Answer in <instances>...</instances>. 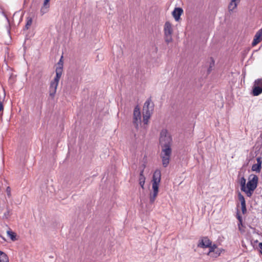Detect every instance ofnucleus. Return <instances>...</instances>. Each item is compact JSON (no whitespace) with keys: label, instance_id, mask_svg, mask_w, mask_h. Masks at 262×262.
I'll list each match as a JSON object with an SVG mask.
<instances>
[{"label":"nucleus","instance_id":"f257e3e1","mask_svg":"<svg viewBox=\"0 0 262 262\" xmlns=\"http://www.w3.org/2000/svg\"><path fill=\"white\" fill-rule=\"evenodd\" d=\"M258 177L255 174H250L247 182V197H250L258 184Z\"/></svg>","mask_w":262,"mask_h":262},{"label":"nucleus","instance_id":"f03ea898","mask_svg":"<svg viewBox=\"0 0 262 262\" xmlns=\"http://www.w3.org/2000/svg\"><path fill=\"white\" fill-rule=\"evenodd\" d=\"M172 137L166 129H163L160 133L159 139L162 149L164 148H171Z\"/></svg>","mask_w":262,"mask_h":262},{"label":"nucleus","instance_id":"7ed1b4c3","mask_svg":"<svg viewBox=\"0 0 262 262\" xmlns=\"http://www.w3.org/2000/svg\"><path fill=\"white\" fill-rule=\"evenodd\" d=\"M161 180V170L156 169L153 173L152 177V189L153 192H159V186Z\"/></svg>","mask_w":262,"mask_h":262},{"label":"nucleus","instance_id":"20e7f679","mask_svg":"<svg viewBox=\"0 0 262 262\" xmlns=\"http://www.w3.org/2000/svg\"><path fill=\"white\" fill-rule=\"evenodd\" d=\"M172 32L173 30L171 23L169 21H166L164 24V32L165 41L167 43H169L172 40Z\"/></svg>","mask_w":262,"mask_h":262},{"label":"nucleus","instance_id":"39448f33","mask_svg":"<svg viewBox=\"0 0 262 262\" xmlns=\"http://www.w3.org/2000/svg\"><path fill=\"white\" fill-rule=\"evenodd\" d=\"M171 154V148H164L162 149L161 158H162V165L164 167H166L168 165Z\"/></svg>","mask_w":262,"mask_h":262},{"label":"nucleus","instance_id":"423d86ee","mask_svg":"<svg viewBox=\"0 0 262 262\" xmlns=\"http://www.w3.org/2000/svg\"><path fill=\"white\" fill-rule=\"evenodd\" d=\"M262 93V78L255 80L254 82L251 94L253 96H257Z\"/></svg>","mask_w":262,"mask_h":262},{"label":"nucleus","instance_id":"0eeeda50","mask_svg":"<svg viewBox=\"0 0 262 262\" xmlns=\"http://www.w3.org/2000/svg\"><path fill=\"white\" fill-rule=\"evenodd\" d=\"M239 207V204L238 203L237 204L236 207V217L238 220L237 226L239 231L241 232V233H244L245 232V226L243 223V219L242 216L240 214V212L238 209V207Z\"/></svg>","mask_w":262,"mask_h":262},{"label":"nucleus","instance_id":"6e6552de","mask_svg":"<svg viewBox=\"0 0 262 262\" xmlns=\"http://www.w3.org/2000/svg\"><path fill=\"white\" fill-rule=\"evenodd\" d=\"M211 242L209 239L207 237H204L202 238L200 242L198 244V247L201 248H210V252L213 251L214 247L215 248V245L213 247H211Z\"/></svg>","mask_w":262,"mask_h":262},{"label":"nucleus","instance_id":"1a4fd4ad","mask_svg":"<svg viewBox=\"0 0 262 262\" xmlns=\"http://www.w3.org/2000/svg\"><path fill=\"white\" fill-rule=\"evenodd\" d=\"M244 167L245 164H243L242 169L239 172L238 178L239 179V183L241 186V190L246 192V179L244 177V174L242 173L245 170Z\"/></svg>","mask_w":262,"mask_h":262},{"label":"nucleus","instance_id":"9d476101","mask_svg":"<svg viewBox=\"0 0 262 262\" xmlns=\"http://www.w3.org/2000/svg\"><path fill=\"white\" fill-rule=\"evenodd\" d=\"M154 110V104L151 103V100L150 98H148L144 103V106H143V113H147V112L148 111L149 114H152V112Z\"/></svg>","mask_w":262,"mask_h":262},{"label":"nucleus","instance_id":"9b49d317","mask_svg":"<svg viewBox=\"0 0 262 262\" xmlns=\"http://www.w3.org/2000/svg\"><path fill=\"white\" fill-rule=\"evenodd\" d=\"M262 40V28L259 29L255 34L253 40L252 42L253 47L256 46Z\"/></svg>","mask_w":262,"mask_h":262},{"label":"nucleus","instance_id":"f8f14e48","mask_svg":"<svg viewBox=\"0 0 262 262\" xmlns=\"http://www.w3.org/2000/svg\"><path fill=\"white\" fill-rule=\"evenodd\" d=\"M62 64H61V66H59L56 69V76L54 78V80L52 81L56 82L58 84L59 79L62 75Z\"/></svg>","mask_w":262,"mask_h":262},{"label":"nucleus","instance_id":"ddd939ff","mask_svg":"<svg viewBox=\"0 0 262 262\" xmlns=\"http://www.w3.org/2000/svg\"><path fill=\"white\" fill-rule=\"evenodd\" d=\"M58 83L51 81L49 87V95L51 97H54L57 90Z\"/></svg>","mask_w":262,"mask_h":262},{"label":"nucleus","instance_id":"4468645a","mask_svg":"<svg viewBox=\"0 0 262 262\" xmlns=\"http://www.w3.org/2000/svg\"><path fill=\"white\" fill-rule=\"evenodd\" d=\"M183 12V10L181 8L177 7L174 8L172 11V14L176 21H178L180 19V16Z\"/></svg>","mask_w":262,"mask_h":262},{"label":"nucleus","instance_id":"2eb2a0df","mask_svg":"<svg viewBox=\"0 0 262 262\" xmlns=\"http://www.w3.org/2000/svg\"><path fill=\"white\" fill-rule=\"evenodd\" d=\"M238 199L241 201L242 205V210L243 213H246V201L244 196L241 194L240 192H238Z\"/></svg>","mask_w":262,"mask_h":262},{"label":"nucleus","instance_id":"dca6fc26","mask_svg":"<svg viewBox=\"0 0 262 262\" xmlns=\"http://www.w3.org/2000/svg\"><path fill=\"white\" fill-rule=\"evenodd\" d=\"M240 2V0H231L230 3L228 6V10L229 12H232L236 8L237 4Z\"/></svg>","mask_w":262,"mask_h":262},{"label":"nucleus","instance_id":"f3484780","mask_svg":"<svg viewBox=\"0 0 262 262\" xmlns=\"http://www.w3.org/2000/svg\"><path fill=\"white\" fill-rule=\"evenodd\" d=\"M50 0H44L43 6L40 10L41 15H43L48 11V9L49 8V2Z\"/></svg>","mask_w":262,"mask_h":262},{"label":"nucleus","instance_id":"a211bd4d","mask_svg":"<svg viewBox=\"0 0 262 262\" xmlns=\"http://www.w3.org/2000/svg\"><path fill=\"white\" fill-rule=\"evenodd\" d=\"M0 262H9L7 254L0 250Z\"/></svg>","mask_w":262,"mask_h":262},{"label":"nucleus","instance_id":"6ab92c4d","mask_svg":"<svg viewBox=\"0 0 262 262\" xmlns=\"http://www.w3.org/2000/svg\"><path fill=\"white\" fill-rule=\"evenodd\" d=\"M134 117H138L139 122H141V113L138 106H136L134 110Z\"/></svg>","mask_w":262,"mask_h":262},{"label":"nucleus","instance_id":"aec40b11","mask_svg":"<svg viewBox=\"0 0 262 262\" xmlns=\"http://www.w3.org/2000/svg\"><path fill=\"white\" fill-rule=\"evenodd\" d=\"M261 169V166L257 164H254L251 167V170L252 171H254L256 173H259Z\"/></svg>","mask_w":262,"mask_h":262},{"label":"nucleus","instance_id":"412c9836","mask_svg":"<svg viewBox=\"0 0 262 262\" xmlns=\"http://www.w3.org/2000/svg\"><path fill=\"white\" fill-rule=\"evenodd\" d=\"M32 18L31 17H28L26 19V24L25 26L24 30H28L32 24Z\"/></svg>","mask_w":262,"mask_h":262},{"label":"nucleus","instance_id":"4be33fe9","mask_svg":"<svg viewBox=\"0 0 262 262\" xmlns=\"http://www.w3.org/2000/svg\"><path fill=\"white\" fill-rule=\"evenodd\" d=\"M147 113H143V122L145 124H147L148 122V119L150 118L151 114H149V112Z\"/></svg>","mask_w":262,"mask_h":262},{"label":"nucleus","instance_id":"5701e85b","mask_svg":"<svg viewBox=\"0 0 262 262\" xmlns=\"http://www.w3.org/2000/svg\"><path fill=\"white\" fill-rule=\"evenodd\" d=\"M215 61L212 57H210L209 59V67L208 69L207 73L209 74L212 70V68L214 66Z\"/></svg>","mask_w":262,"mask_h":262},{"label":"nucleus","instance_id":"b1692460","mask_svg":"<svg viewBox=\"0 0 262 262\" xmlns=\"http://www.w3.org/2000/svg\"><path fill=\"white\" fill-rule=\"evenodd\" d=\"M158 192H153L150 194L149 202L150 204L154 203L157 196L158 195Z\"/></svg>","mask_w":262,"mask_h":262},{"label":"nucleus","instance_id":"393cba45","mask_svg":"<svg viewBox=\"0 0 262 262\" xmlns=\"http://www.w3.org/2000/svg\"><path fill=\"white\" fill-rule=\"evenodd\" d=\"M8 235L10 237L11 240L14 241L16 239V234L14 232H12L11 230H8L7 232Z\"/></svg>","mask_w":262,"mask_h":262},{"label":"nucleus","instance_id":"a878e982","mask_svg":"<svg viewBox=\"0 0 262 262\" xmlns=\"http://www.w3.org/2000/svg\"><path fill=\"white\" fill-rule=\"evenodd\" d=\"M141 122H139V119L138 117H133V124H134L135 127L138 128L139 124Z\"/></svg>","mask_w":262,"mask_h":262},{"label":"nucleus","instance_id":"bb28decb","mask_svg":"<svg viewBox=\"0 0 262 262\" xmlns=\"http://www.w3.org/2000/svg\"><path fill=\"white\" fill-rule=\"evenodd\" d=\"M145 181V178H139V182L140 186L142 189L144 188V184Z\"/></svg>","mask_w":262,"mask_h":262},{"label":"nucleus","instance_id":"cd10ccee","mask_svg":"<svg viewBox=\"0 0 262 262\" xmlns=\"http://www.w3.org/2000/svg\"><path fill=\"white\" fill-rule=\"evenodd\" d=\"M10 216V210L7 208V210L5 212L3 215L4 219H8Z\"/></svg>","mask_w":262,"mask_h":262},{"label":"nucleus","instance_id":"c85d7f7f","mask_svg":"<svg viewBox=\"0 0 262 262\" xmlns=\"http://www.w3.org/2000/svg\"><path fill=\"white\" fill-rule=\"evenodd\" d=\"M256 161H257V164H258L260 166H261L262 164V157H258L256 158Z\"/></svg>","mask_w":262,"mask_h":262},{"label":"nucleus","instance_id":"c756f323","mask_svg":"<svg viewBox=\"0 0 262 262\" xmlns=\"http://www.w3.org/2000/svg\"><path fill=\"white\" fill-rule=\"evenodd\" d=\"M143 168L142 169V170L140 172L139 178H145V176L143 174L144 168L145 167V165L143 164Z\"/></svg>","mask_w":262,"mask_h":262},{"label":"nucleus","instance_id":"7c9ffc66","mask_svg":"<svg viewBox=\"0 0 262 262\" xmlns=\"http://www.w3.org/2000/svg\"><path fill=\"white\" fill-rule=\"evenodd\" d=\"M4 110V106L3 104V102L0 100V112L3 111Z\"/></svg>","mask_w":262,"mask_h":262},{"label":"nucleus","instance_id":"2f4dec72","mask_svg":"<svg viewBox=\"0 0 262 262\" xmlns=\"http://www.w3.org/2000/svg\"><path fill=\"white\" fill-rule=\"evenodd\" d=\"M7 192L8 195H10L11 189H10V187H8L7 188Z\"/></svg>","mask_w":262,"mask_h":262},{"label":"nucleus","instance_id":"473e14b6","mask_svg":"<svg viewBox=\"0 0 262 262\" xmlns=\"http://www.w3.org/2000/svg\"><path fill=\"white\" fill-rule=\"evenodd\" d=\"M258 246H259V248L260 249V251H261V252H262V243H259L258 244Z\"/></svg>","mask_w":262,"mask_h":262},{"label":"nucleus","instance_id":"72a5a7b5","mask_svg":"<svg viewBox=\"0 0 262 262\" xmlns=\"http://www.w3.org/2000/svg\"><path fill=\"white\" fill-rule=\"evenodd\" d=\"M245 71H244V70L243 69V73H242V75L244 76V78H245Z\"/></svg>","mask_w":262,"mask_h":262},{"label":"nucleus","instance_id":"f704fd0d","mask_svg":"<svg viewBox=\"0 0 262 262\" xmlns=\"http://www.w3.org/2000/svg\"><path fill=\"white\" fill-rule=\"evenodd\" d=\"M242 246H243V247H246V245H245V243H244V241H242Z\"/></svg>","mask_w":262,"mask_h":262},{"label":"nucleus","instance_id":"c9c22d12","mask_svg":"<svg viewBox=\"0 0 262 262\" xmlns=\"http://www.w3.org/2000/svg\"><path fill=\"white\" fill-rule=\"evenodd\" d=\"M2 211H3V209H2V208L0 206V214L2 212Z\"/></svg>","mask_w":262,"mask_h":262},{"label":"nucleus","instance_id":"e433bc0d","mask_svg":"<svg viewBox=\"0 0 262 262\" xmlns=\"http://www.w3.org/2000/svg\"><path fill=\"white\" fill-rule=\"evenodd\" d=\"M258 242V240H255V241H253V243H257Z\"/></svg>","mask_w":262,"mask_h":262},{"label":"nucleus","instance_id":"4c0bfd02","mask_svg":"<svg viewBox=\"0 0 262 262\" xmlns=\"http://www.w3.org/2000/svg\"><path fill=\"white\" fill-rule=\"evenodd\" d=\"M259 253L262 255V252H261V251H259Z\"/></svg>","mask_w":262,"mask_h":262},{"label":"nucleus","instance_id":"58836bf2","mask_svg":"<svg viewBox=\"0 0 262 262\" xmlns=\"http://www.w3.org/2000/svg\"><path fill=\"white\" fill-rule=\"evenodd\" d=\"M260 137L262 138V134L260 135Z\"/></svg>","mask_w":262,"mask_h":262}]
</instances>
